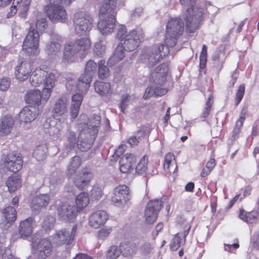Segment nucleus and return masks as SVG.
Returning <instances> with one entry per match:
<instances>
[{
    "mask_svg": "<svg viewBox=\"0 0 259 259\" xmlns=\"http://www.w3.org/2000/svg\"><path fill=\"white\" fill-rule=\"evenodd\" d=\"M184 30V23L179 18H171L167 22L165 42L166 46L163 44L156 45L152 49L148 55V60L150 64L159 61L163 56L169 53L168 47H173L177 44V38L181 35Z\"/></svg>",
    "mask_w": 259,
    "mask_h": 259,
    "instance_id": "nucleus-1",
    "label": "nucleus"
},
{
    "mask_svg": "<svg viewBox=\"0 0 259 259\" xmlns=\"http://www.w3.org/2000/svg\"><path fill=\"white\" fill-rule=\"evenodd\" d=\"M87 119L85 114H82L79 117V133L77 145L78 148L82 151H86L92 146L94 140L98 133V127L100 123V117L98 115H94L93 117Z\"/></svg>",
    "mask_w": 259,
    "mask_h": 259,
    "instance_id": "nucleus-2",
    "label": "nucleus"
},
{
    "mask_svg": "<svg viewBox=\"0 0 259 259\" xmlns=\"http://www.w3.org/2000/svg\"><path fill=\"white\" fill-rule=\"evenodd\" d=\"M117 0H106L99 11L98 28L103 34L112 33L115 27V9Z\"/></svg>",
    "mask_w": 259,
    "mask_h": 259,
    "instance_id": "nucleus-3",
    "label": "nucleus"
},
{
    "mask_svg": "<svg viewBox=\"0 0 259 259\" xmlns=\"http://www.w3.org/2000/svg\"><path fill=\"white\" fill-rule=\"evenodd\" d=\"M167 72L168 67L165 64H161L156 67L155 71L152 74L151 81L153 83L152 86L147 87L145 90L144 95V98L145 99H148L153 95L159 96L166 93L167 90L159 86L164 84Z\"/></svg>",
    "mask_w": 259,
    "mask_h": 259,
    "instance_id": "nucleus-4",
    "label": "nucleus"
},
{
    "mask_svg": "<svg viewBox=\"0 0 259 259\" xmlns=\"http://www.w3.org/2000/svg\"><path fill=\"white\" fill-rule=\"evenodd\" d=\"M196 1L180 0L182 5L190 7L186 10L185 18L187 30L190 32H193L198 28L204 14V10L203 9L197 6L194 7Z\"/></svg>",
    "mask_w": 259,
    "mask_h": 259,
    "instance_id": "nucleus-5",
    "label": "nucleus"
},
{
    "mask_svg": "<svg viewBox=\"0 0 259 259\" xmlns=\"http://www.w3.org/2000/svg\"><path fill=\"white\" fill-rule=\"evenodd\" d=\"M116 37L120 41L126 51H133L139 45L143 39L142 33L140 31L132 30L127 32L123 25H119L117 28Z\"/></svg>",
    "mask_w": 259,
    "mask_h": 259,
    "instance_id": "nucleus-6",
    "label": "nucleus"
},
{
    "mask_svg": "<svg viewBox=\"0 0 259 259\" xmlns=\"http://www.w3.org/2000/svg\"><path fill=\"white\" fill-rule=\"evenodd\" d=\"M73 22L74 30L79 35H87L93 27V17L85 12L76 13Z\"/></svg>",
    "mask_w": 259,
    "mask_h": 259,
    "instance_id": "nucleus-7",
    "label": "nucleus"
},
{
    "mask_svg": "<svg viewBox=\"0 0 259 259\" xmlns=\"http://www.w3.org/2000/svg\"><path fill=\"white\" fill-rule=\"evenodd\" d=\"M39 34L31 27L23 43L22 49L24 52L28 56H37L40 52Z\"/></svg>",
    "mask_w": 259,
    "mask_h": 259,
    "instance_id": "nucleus-8",
    "label": "nucleus"
},
{
    "mask_svg": "<svg viewBox=\"0 0 259 259\" xmlns=\"http://www.w3.org/2000/svg\"><path fill=\"white\" fill-rule=\"evenodd\" d=\"M77 230L76 226H73L71 231L62 229L56 231L51 237L52 243L56 246L68 245L72 243Z\"/></svg>",
    "mask_w": 259,
    "mask_h": 259,
    "instance_id": "nucleus-9",
    "label": "nucleus"
},
{
    "mask_svg": "<svg viewBox=\"0 0 259 259\" xmlns=\"http://www.w3.org/2000/svg\"><path fill=\"white\" fill-rule=\"evenodd\" d=\"M97 69V64L93 60H89L86 64L84 73L78 78L79 83L77 88L83 92H87L92 77Z\"/></svg>",
    "mask_w": 259,
    "mask_h": 259,
    "instance_id": "nucleus-10",
    "label": "nucleus"
},
{
    "mask_svg": "<svg viewBox=\"0 0 259 259\" xmlns=\"http://www.w3.org/2000/svg\"><path fill=\"white\" fill-rule=\"evenodd\" d=\"M23 161L19 154H10L1 158L0 166L8 170L16 173L22 167Z\"/></svg>",
    "mask_w": 259,
    "mask_h": 259,
    "instance_id": "nucleus-11",
    "label": "nucleus"
},
{
    "mask_svg": "<svg viewBox=\"0 0 259 259\" xmlns=\"http://www.w3.org/2000/svg\"><path fill=\"white\" fill-rule=\"evenodd\" d=\"M128 188L126 185H119L113 190L111 196V201L116 206H124L131 199Z\"/></svg>",
    "mask_w": 259,
    "mask_h": 259,
    "instance_id": "nucleus-12",
    "label": "nucleus"
},
{
    "mask_svg": "<svg viewBox=\"0 0 259 259\" xmlns=\"http://www.w3.org/2000/svg\"><path fill=\"white\" fill-rule=\"evenodd\" d=\"M45 11L52 21H63L67 18L66 10L57 3H51L49 1Z\"/></svg>",
    "mask_w": 259,
    "mask_h": 259,
    "instance_id": "nucleus-13",
    "label": "nucleus"
},
{
    "mask_svg": "<svg viewBox=\"0 0 259 259\" xmlns=\"http://www.w3.org/2000/svg\"><path fill=\"white\" fill-rule=\"evenodd\" d=\"M162 206V201L158 199L151 200L148 203L145 211V220L147 223L151 224L155 222Z\"/></svg>",
    "mask_w": 259,
    "mask_h": 259,
    "instance_id": "nucleus-14",
    "label": "nucleus"
},
{
    "mask_svg": "<svg viewBox=\"0 0 259 259\" xmlns=\"http://www.w3.org/2000/svg\"><path fill=\"white\" fill-rule=\"evenodd\" d=\"M51 251V244L49 240L42 239L38 242H32V252L38 258L44 259Z\"/></svg>",
    "mask_w": 259,
    "mask_h": 259,
    "instance_id": "nucleus-15",
    "label": "nucleus"
},
{
    "mask_svg": "<svg viewBox=\"0 0 259 259\" xmlns=\"http://www.w3.org/2000/svg\"><path fill=\"white\" fill-rule=\"evenodd\" d=\"M68 103L69 98L65 96H62L56 100L53 108L54 118L67 119Z\"/></svg>",
    "mask_w": 259,
    "mask_h": 259,
    "instance_id": "nucleus-16",
    "label": "nucleus"
},
{
    "mask_svg": "<svg viewBox=\"0 0 259 259\" xmlns=\"http://www.w3.org/2000/svg\"><path fill=\"white\" fill-rule=\"evenodd\" d=\"M33 71V66L30 62L23 61L18 63L15 69V76L20 81L26 80Z\"/></svg>",
    "mask_w": 259,
    "mask_h": 259,
    "instance_id": "nucleus-17",
    "label": "nucleus"
},
{
    "mask_svg": "<svg viewBox=\"0 0 259 259\" xmlns=\"http://www.w3.org/2000/svg\"><path fill=\"white\" fill-rule=\"evenodd\" d=\"M52 73L48 74V72L41 69L36 68L32 72L30 78V84L34 87H38L42 84L46 85V82Z\"/></svg>",
    "mask_w": 259,
    "mask_h": 259,
    "instance_id": "nucleus-18",
    "label": "nucleus"
},
{
    "mask_svg": "<svg viewBox=\"0 0 259 259\" xmlns=\"http://www.w3.org/2000/svg\"><path fill=\"white\" fill-rule=\"evenodd\" d=\"M60 218L66 221H72L76 216L77 209L74 205L69 203H63L58 208Z\"/></svg>",
    "mask_w": 259,
    "mask_h": 259,
    "instance_id": "nucleus-19",
    "label": "nucleus"
},
{
    "mask_svg": "<svg viewBox=\"0 0 259 259\" xmlns=\"http://www.w3.org/2000/svg\"><path fill=\"white\" fill-rule=\"evenodd\" d=\"M31 0H14L13 5L10 8V11L6 16L8 18L14 16L17 12L19 11L20 15L21 17H24V15L28 11L29 6Z\"/></svg>",
    "mask_w": 259,
    "mask_h": 259,
    "instance_id": "nucleus-20",
    "label": "nucleus"
},
{
    "mask_svg": "<svg viewBox=\"0 0 259 259\" xmlns=\"http://www.w3.org/2000/svg\"><path fill=\"white\" fill-rule=\"evenodd\" d=\"M66 122V118L65 117L54 118L49 123L45 124V128L47 129L46 133L50 136L58 135L61 130L65 126Z\"/></svg>",
    "mask_w": 259,
    "mask_h": 259,
    "instance_id": "nucleus-21",
    "label": "nucleus"
},
{
    "mask_svg": "<svg viewBox=\"0 0 259 259\" xmlns=\"http://www.w3.org/2000/svg\"><path fill=\"white\" fill-rule=\"evenodd\" d=\"M75 41H69L64 45L62 60L64 62H73L79 56V51Z\"/></svg>",
    "mask_w": 259,
    "mask_h": 259,
    "instance_id": "nucleus-22",
    "label": "nucleus"
},
{
    "mask_svg": "<svg viewBox=\"0 0 259 259\" xmlns=\"http://www.w3.org/2000/svg\"><path fill=\"white\" fill-rule=\"evenodd\" d=\"M39 114L37 107L28 106L23 108L19 113V118L21 121L29 123L36 118Z\"/></svg>",
    "mask_w": 259,
    "mask_h": 259,
    "instance_id": "nucleus-23",
    "label": "nucleus"
},
{
    "mask_svg": "<svg viewBox=\"0 0 259 259\" xmlns=\"http://www.w3.org/2000/svg\"><path fill=\"white\" fill-rule=\"evenodd\" d=\"M108 214L103 210L97 211L92 213L89 218V225L92 227L99 228L103 226L108 220Z\"/></svg>",
    "mask_w": 259,
    "mask_h": 259,
    "instance_id": "nucleus-24",
    "label": "nucleus"
},
{
    "mask_svg": "<svg viewBox=\"0 0 259 259\" xmlns=\"http://www.w3.org/2000/svg\"><path fill=\"white\" fill-rule=\"evenodd\" d=\"M136 160L135 156L132 153L124 155L119 161V169L123 173L128 172Z\"/></svg>",
    "mask_w": 259,
    "mask_h": 259,
    "instance_id": "nucleus-25",
    "label": "nucleus"
},
{
    "mask_svg": "<svg viewBox=\"0 0 259 259\" xmlns=\"http://www.w3.org/2000/svg\"><path fill=\"white\" fill-rule=\"evenodd\" d=\"M50 199V196L47 194L37 195L32 200L31 207L35 211L39 210L48 205Z\"/></svg>",
    "mask_w": 259,
    "mask_h": 259,
    "instance_id": "nucleus-26",
    "label": "nucleus"
},
{
    "mask_svg": "<svg viewBox=\"0 0 259 259\" xmlns=\"http://www.w3.org/2000/svg\"><path fill=\"white\" fill-rule=\"evenodd\" d=\"M92 179V175L89 172H82L78 175L74 179L73 182L78 189L82 190L87 188Z\"/></svg>",
    "mask_w": 259,
    "mask_h": 259,
    "instance_id": "nucleus-27",
    "label": "nucleus"
},
{
    "mask_svg": "<svg viewBox=\"0 0 259 259\" xmlns=\"http://www.w3.org/2000/svg\"><path fill=\"white\" fill-rule=\"evenodd\" d=\"M14 119L11 115H6L0 119V136L9 134L14 126Z\"/></svg>",
    "mask_w": 259,
    "mask_h": 259,
    "instance_id": "nucleus-28",
    "label": "nucleus"
},
{
    "mask_svg": "<svg viewBox=\"0 0 259 259\" xmlns=\"http://www.w3.org/2000/svg\"><path fill=\"white\" fill-rule=\"evenodd\" d=\"M185 231L183 235V238H181L179 236V233L176 234L173 240L170 243V247L172 250H176L178 249L181 245L184 244L185 242V238L189 234V231L191 229V225L189 224H187L184 228Z\"/></svg>",
    "mask_w": 259,
    "mask_h": 259,
    "instance_id": "nucleus-29",
    "label": "nucleus"
},
{
    "mask_svg": "<svg viewBox=\"0 0 259 259\" xmlns=\"http://www.w3.org/2000/svg\"><path fill=\"white\" fill-rule=\"evenodd\" d=\"M125 49L120 43L117 46L113 54L109 59L108 64L110 66H113L121 61L125 56Z\"/></svg>",
    "mask_w": 259,
    "mask_h": 259,
    "instance_id": "nucleus-30",
    "label": "nucleus"
},
{
    "mask_svg": "<svg viewBox=\"0 0 259 259\" xmlns=\"http://www.w3.org/2000/svg\"><path fill=\"white\" fill-rule=\"evenodd\" d=\"M79 51V56L84 57L91 47V41L89 38H79L75 41Z\"/></svg>",
    "mask_w": 259,
    "mask_h": 259,
    "instance_id": "nucleus-31",
    "label": "nucleus"
},
{
    "mask_svg": "<svg viewBox=\"0 0 259 259\" xmlns=\"http://www.w3.org/2000/svg\"><path fill=\"white\" fill-rule=\"evenodd\" d=\"M32 219L29 218L20 223L19 232L22 238H26L31 234L32 232Z\"/></svg>",
    "mask_w": 259,
    "mask_h": 259,
    "instance_id": "nucleus-32",
    "label": "nucleus"
},
{
    "mask_svg": "<svg viewBox=\"0 0 259 259\" xmlns=\"http://www.w3.org/2000/svg\"><path fill=\"white\" fill-rule=\"evenodd\" d=\"M42 99L41 93L39 90H31L28 91L25 97L26 102L28 104L39 105Z\"/></svg>",
    "mask_w": 259,
    "mask_h": 259,
    "instance_id": "nucleus-33",
    "label": "nucleus"
},
{
    "mask_svg": "<svg viewBox=\"0 0 259 259\" xmlns=\"http://www.w3.org/2000/svg\"><path fill=\"white\" fill-rule=\"evenodd\" d=\"M61 48V44L59 42V38L57 40H52L48 42L45 47V53L51 57L55 56L60 51Z\"/></svg>",
    "mask_w": 259,
    "mask_h": 259,
    "instance_id": "nucleus-34",
    "label": "nucleus"
},
{
    "mask_svg": "<svg viewBox=\"0 0 259 259\" xmlns=\"http://www.w3.org/2000/svg\"><path fill=\"white\" fill-rule=\"evenodd\" d=\"M22 184V180L16 176L9 177L6 181V185L10 192H13L19 189Z\"/></svg>",
    "mask_w": 259,
    "mask_h": 259,
    "instance_id": "nucleus-35",
    "label": "nucleus"
},
{
    "mask_svg": "<svg viewBox=\"0 0 259 259\" xmlns=\"http://www.w3.org/2000/svg\"><path fill=\"white\" fill-rule=\"evenodd\" d=\"M55 81V75H51L46 82V85H45V88L41 94L42 99L44 100L47 101L49 99L51 95L52 89L54 87Z\"/></svg>",
    "mask_w": 259,
    "mask_h": 259,
    "instance_id": "nucleus-36",
    "label": "nucleus"
},
{
    "mask_svg": "<svg viewBox=\"0 0 259 259\" xmlns=\"http://www.w3.org/2000/svg\"><path fill=\"white\" fill-rule=\"evenodd\" d=\"M94 87L96 92L101 96H107L111 92L109 82L96 81L94 83Z\"/></svg>",
    "mask_w": 259,
    "mask_h": 259,
    "instance_id": "nucleus-37",
    "label": "nucleus"
},
{
    "mask_svg": "<svg viewBox=\"0 0 259 259\" xmlns=\"http://www.w3.org/2000/svg\"><path fill=\"white\" fill-rule=\"evenodd\" d=\"M81 160L80 157L75 156L71 158L67 168V175L72 176L76 171L81 164Z\"/></svg>",
    "mask_w": 259,
    "mask_h": 259,
    "instance_id": "nucleus-38",
    "label": "nucleus"
},
{
    "mask_svg": "<svg viewBox=\"0 0 259 259\" xmlns=\"http://www.w3.org/2000/svg\"><path fill=\"white\" fill-rule=\"evenodd\" d=\"M119 247L122 251V254L124 256L133 255L137 251L136 246L133 244L122 243L120 244Z\"/></svg>",
    "mask_w": 259,
    "mask_h": 259,
    "instance_id": "nucleus-39",
    "label": "nucleus"
},
{
    "mask_svg": "<svg viewBox=\"0 0 259 259\" xmlns=\"http://www.w3.org/2000/svg\"><path fill=\"white\" fill-rule=\"evenodd\" d=\"M257 213L256 212H246L244 210H240L239 217L243 221L247 223H255L257 220Z\"/></svg>",
    "mask_w": 259,
    "mask_h": 259,
    "instance_id": "nucleus-40",
    "label": "nucleus"
},
{
    "mask_svg": "<svg viewBox=\"0 0 259 259\" xmlns=\"http://www.w3.org/2000/svg\"><path fill=\"white\" fill-rule=\"evenodd\" d=\"M89 201L88 194L84 192L79 194L75 199L77 207L79 210L85 207L89 203Z\"/></svg>",
    "mask_w": 259,
    "mask_h": 259,
    "instance_id": "nucleus-41",
    "label": "nucleus"
},
{
    "mask_svg": "<svg viewBox=\"0 0 259 259\" xmlns=\"http://www.w3.org/2000/svg\"><path fill=\"white\" fill-rule=\"evenodd\" d=\"M47 146L45 144L39 145L34 149L33 155L38 161L44 160L47 157Z\"/></svg>",
    "mask_w": 259,
    "mask_h": 259,
    "instance_id": "nucleus-42",
    "label": "nucleus"
},
{
    "mask_svg": "<svg viewBox=\"0 0 259 259\" xmlns=\"http://www.w3.org/2000/svg\"><path fill=\"white\" fill-rule=\"evenodd\" d=\"M246 113V109L243 108L240 113L239 119L237 120L236 125L233 131V136L234 137V138L241 131V128L242 127L243 122L245 119Z\"/></svg>",
    "mask_w": 259,
    "mask_h": 259,
    "instance_id": "nucleus-43",
    "label": "nucleus"
},
{
    "mask_svg": "<svg viewBox=\"0 0 259 259\" xmlns=\"http://www.w3.org/2000/svg\"><path fill=\"white\" fill-rule=\"evenodd\" d=\"M5 239L3 236H0V259H7L13 256L11 250L5 245Z\"/></svg>",
    "mask_w": 259,
    "mask_h": 259,
    "instance_id": "nucleus-44",
    "label": "nucleus"
},
{
    "mask_svg": "<svg viewBox=\"0 0 259 259\" xmlns=\"http://www.w3.org/2000/svg\"><path fill=\"white\" fill-rule=\"evenodd\" d=\"M148 158L144 155L140 160L136 167V171L139 175H144L147 173L148 169Z\"/></svg>",
    "mask_w": 259,
    "mask_h": 259,
    "instance_id": "nucleus-45",
    "label": "nucleus"
},
{
    "mask_svg": "<svg viewBox=\"0 0 259 259\" xmlns=\"http://www.w3.org/2000/svg\"><path fill=\"white\" fill-rule=\"evenodd\" d=\"M3 216L8 223L14 222L16 219L15 209L10 206L7 207L3 211Z\"/></svg>",
    "mask_w": 259,
    "mask_h": 259,
    "instance_id": "nucleus-46",
    "label": "nucleus"
},
{
    "mask_svg": "<svg viewBox=\"0 0 259 259\" xmlns=\"http://www.w3.org/2000/svg\"><path fill=\"white\" fill-rule=\"evenodd\" d=\"M121 252L119 246H111L105 254L106 259H116L120 256Z\"/></svg>",
    "mask_w": 259,
    "mask_h": 259,
    "instance_id": "nucleus-47",
    "label": "nucleus"
},
{
    "mask_svg": "<svg viewBox=\"0 0 259 259\" xmlns=\"http://www.w3.org/2000/svg\"><path fill=\"white\" fill-rule=\"evenodd\" d=\"M105 61L101 60L98 63V76L101 79L107 78L109 75V70L108 68L105 66Z\"/></svg>",
    "mask_w": 259,
    "mask_h": 259,
    "instance_id": "nucleus-48",
    "label": "nucleus"
},
{
    "mask_svg": "<svg viewBox=\"0 0 259 259\" xmlns=\"http://www.w3.org/2000/svg\"><path fill=\"white\" fill-rule=\"evenodd\" d=\"M55 218L52 215H48L45 218L42 225L44 231L47 233L51 230L54 226Z\"/></svg>",
    "mask_w": 259,
    "mask_h": 259,
    "instance_id": "nucleus-49",
    "label": "nucleus"
},
{
    "mask_svg": "<svg viewBox=\"0 0 259 259\" xmlns=\"http://www.w3.org/2000/svg\"><path fill=\"white\" fill-rule=\"evenodd\" d=\"M77 143L75 134L73 132H70L66 145V148L67 151H71L74 148Z\"/></svg>",
    "mask_w": 259,
    "mask_h": 259,
    "instance_id": "nucleus-50",
    "label": "nucleus"
},
{
    "mask_svg": "<svg viewBox=\"0 0 259 259\" xmlns=\"http://www.w3.org/2000/svg\"><path fill=\"white\" fill-rule=\"evenodd\" d=\"M47 26L46 18L41 14L37 15L35 24L36 28L39 31H43L46 28Z\"/></svg>",
    "mask_w": 259,
    "mask_h": 259,
    "instance_id": "nucleus-51",
    "label": "nucleus"
},
{
    "mask_svg": "<svg viewBox=\"0 0 259 259\" xmlns=\"http://www.w3.org/2000/svg\"><path fill=\"white\" fill-rule=\"evenodd\" d=\"M175 156L174 154L170 153L166 154L164 157V162L163 164L164 169L168 170L171 167L175 166Z\"/></svg>",
    "mask_w": 259,
    "mask_h": 259,
    "instance_id": "nucleus-52",
    "label": "nucleus"
},
{
    "mask_svg": "<svg viewBox=\"0 0 259 259\" xmlns=\"http://www.w3.org/2000/svg\"><path fill=\"white\" fill-rule=\"evenodd\" d=\"M133 101L131 96L127 94L123 95L121 97V100L120 104V108L121 111L123 113H124V111L128 106L133 103Z\"/></svg>",
    "mask_w": 259,
    "mask_h": 259,
    "instance_id": "nucleus-53",
    "label": "nucleus"
},
{
    "mask_svg": "<svg viewBox=\"0 0 259 259\" xmlns=\"http://www.w3.org/2000/svg\"><path fill=\"white\" fill-rule=\"evenodd\" d=\"M106 50L105 42L103 40H100L96 42L94 46L93 50L94 53L97 55H103Z\"/></svg>",
    "mask_w": 259,
    "mask_h": 259,
    "instance_id": "nucleus-54",
    "label": "nucleus"
},
{
    "mask_svg": "<svg viewBox=\"0 0 259 259\" xmlns=\"http://www.w3.org/2000/svg\"><path fill=\"white\" fill-rule=\"evenodd\" d=\"M102 188L99 185L94 186L90 192L92 198L95 200L100 199L102 196Z\"/></svg>",
    "mask_w": 259,
    "mask_h": 259,
    "instance_id": "nucleus-55",
    "label": "nucleus"
},
{
    "mask_svg": "<svg viewBox=\"0 0 259 259\" xmlns=\"http://www.w3.org/2000/svg\"><path fill=\"white\" fill-rule=\"evenodd\" d=\"M213 102L212 96L211 94H210L206 102L205 107L202 113V116L203 117L205 118L208 116L211 106L213 104Z\"/></svg>",
    "mask_w": 259,
    "mask_h": 259,
    "instance_id": "nucleus-56",
    "label": "nucleus"
},
{
    "mask_svg": "<svg viewBox=\"0 0 259 259\" xmlns=\"http://www.w3.org/2000/svg\"><path fill=\"white\" fill-rule=\"evenodd\" d=\"M212 57L216 63H223L226 58L225 53L222 51L215 52Z\"/></svg>",
    "mask_w": 259,
    "mask_h": 259,
    "instance_id": "nucleus-57",
    "label": "nucleus"
},
{
    "mask_svg": "<svg viewBox=\"0 0 259 259\" xmlns=\"http://www.w3.org/2000/svg\"><path fill=\"white\" fill-rule=\"evenodd\" d=\"M79 83L78 79L77 80V82H76V80L72 78L69 79L66 83V87L68 90L73 91L75 89L76 90L81 92L82 93H85L87 92H83L80 90H79L78 88H77V84Z\"/></svg>",
    "mask_w": 259,
    "mask_h": 259,
    "instance_id": "nucleus-58",
    "label": "nucleus"
},
{
    "mask_svg": "<svg viewBox=\"0 0 259 259\" xmlns=\"http://www.w3.org/2000/svg\"><path fill=\"white\" fill-rule=\"evenodd\" d=\"M207 60V48L205 45H203L202 51L200 55V65L201 67H204Z\"/></svg>",
    "mask_w": 259,
    "mask_h": 259,
    "instance_id": "nucleus-59",
    "label": "nucleus"
},
{
    "mask_svg": "<svg viewBox=\"0 0 259 259\" xmlns=\"http://www.w3.org/2000/svg\"><path fill=\"white\" fill-rule=\"evenodd\" d=\"M82 100L83 95L80 94L76 93L73 95L72 97V102L71 105L80 107Z\"/></svg>",
    "mask_w": 259,
    "mask_h": 259,
    "instance_id": "nucleus-60",
    "label": "nucleus"
},
{
    "mask_svg": "<svg viewBox=\"0 0 259 259\" xmlns=\"http://www.w3.org/2000/svg\"><path fill=\"white\" fill-rule=\"evenodd\" d=\"M245 92V86L242 84L239 86L236 95V104L238 105L243 97Z\"/></svg>",
    "mask_w": 259,
    "mask_h": 259,
    "instance_id": "nucleus-61",
    "label": "nucleus"
},
{
    "mask_svg": "<svg viewBox=\"0 0 259 259\" xmlns=\"http://www.w3.org/2000/svg\"><path fill=\"white\" fill-rule=\"evenodd\" d=\"M11 84V79L8 77L2 78L0 81V90L5 91L7 90Z\"/></svg>",
    "mask_w": 259,
    "mask_h": 259,
    "instance_id": "nucleus-62",
    "label": "nucleus"
},
{
    "mask_svg": "<svg viewBox=\"0 0 259 259\" xmlns=\"http://www.w3.org/2000/svg\"><path fill=\"white\" fill-rule=\"evenodd\" d=\"M111 229L110 228H103L100 230L98 233V238L100 239H106L110 234Z\"/></svg>",
    "mask_w": 259,
    "mask_h": 259,
    "instance_id": "nucleus-63",
    "label": "nucleus"
},
{
    "mask_svg": "<svg viewBox=\"0 0 259 259\" xmlns=\"http://www.w3.org/2000/svg\"><path fill=\"white\" fill-rule=\"evenodd\" d=\"M152 248V247L150 243H145L141 247L140 251L143 255H147L151 252Z\"/></svg>",
    "mask_w": 259,
    "mask_h": 259,
    "instance_id": "nucleus-64",
    "label": "nucleus"
}]
</instances>
